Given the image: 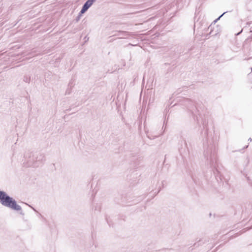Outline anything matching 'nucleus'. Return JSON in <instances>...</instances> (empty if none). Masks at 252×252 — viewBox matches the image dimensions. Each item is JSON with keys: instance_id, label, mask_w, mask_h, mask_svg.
I'll use <instances>...</instances> for the list:
<instances>
[{"instance_id": "nucleus-1", "label": "nucleus", "mask_w": 252, "mask_h": 252, "mask_svg": "<svg viewBox=\"0 0 252 252\" xmlns=\"http://www.w3.org/2000/svg\"><path fill=\"white\" fill-rule=\"evenodd\" d=\"M0 203L7 208L19 212V214L24 216L22 207L17 204L16 201L12 197L8 195L5 191L0 190Z\"/></svg>"}, {"instance_id": "nucleus-2", "label": "nucleus", "mask_w": 252, "mask_h": 252, "mask_svg": "<svg viewBox=\"0 0 252 252\" xmlns=\"http://www.w3.org/2000/svg\"><path fill=\"white\" fill-rule=\"evenodd\" d=\"M25 158L27 161L26 165L27 167H37L45 160V156L43 154L39 153L33 154L30 151L25 154Z\"/></svg>"}, {"instance_id": "nucleus-3", "label": "nucleus", "mask_w": 252, "mask_h": 252, "mask_svg": "<svg viewBox=\"0 0 252 252\" xmlns=\"http://www.w3.org/2000/svg\"><path fill=\"white\" fill-rule=\"evenodd\" d=\"M205 157L207 160L209 161L211 166H214V164L217 161L216 151L215 149L208 150L206 153L204 154Z\"/></svg>"}, {"instance_id": "nucleus-4", "label": "nucleus", "mask_w": 252, "mask_h": 252, "mask_svg": "<svg viewBox=\"0 0 252 252\" xmlns=\"http://www.w3.org/2000/svg\"><path fill=\"white\" fill-rule=\"evenodd\" d=\"M96 0H88L83 4L80 11V14L84 13L93 5Z\"/></svg>"}, {"instance_id": "nucleus-5", "label": "nucleus", "mask_w": 252, "mask_h": 252, "mask_svg": "<svg viewBox=\"0 0 252 252\" xmlns=\"http://www.w3.org/2000/svg\"><path fill=\"white\" fill-rule=\"evenodd\" d=\"M23 81L25 82L29 83L31 81V77L29 75H25L24 76Z\"/></svg>"}, {"instance_id": "nucleus-6", "label": "nucleus", "mask_w": 252, "mask_h": 252, "mask_svg": "<svg viewBox=\"0 0 252 252\" xmlns=\"http://www.w3.org/2000/svg\"><path fill=\"white\" fill-rule=\"evenodd\" d=\"M120 32L122 33L123 35H128V32H123V31H119Z\"/></svg>"}, {"instance_id": "nucleus-7", "label": "nucleus", "mask_w": 252, "mask_h": 252, "mask_svg": "<svg viewBox=\"0 0 252 252\" xmlns=\"http://www.w3.org/2000/svg\"><path fill=\"white\" fill-rule=\"evenodd\" d=\"M81 15H82V14H80V12L79 15L76 18V20L77 22H78L80 20V17L81 16Z\"/></svg>"}, {"instance_id": "nucleus-8", "label": "nucleus", "mask_w": 252, "mask_h": 252, "mask_svg": "<svg viewBox=\"0 0 252 252\" xmlns=\"http://www.w3.org/2000/svg\"><path fill=\"white\" fill-rule=\"evenodd\" d=\"M225 13V12H224L216 20H215V22H216L218 20H219L220 18V17H221Z\"/></svg>"}, {"instance_id": "nucleus-9", "label": "nucleus", "mask_w": 252, "mask_h": 252, "mask_svg": "<svg viewBox=\"0 0 252 252\" xmlns=\"http://www.w3.org/2000/svg\"><path fill=\"white\" fill-rule=\"evenodd\" d=\"M242 31H243V30H241L239 32L237 33L236 34V35H239V34H240L242 32Z\"/></svg>"}, {"instance_id": "nucleus-10", "label": "nucleus", "mask_w": 252, "mask_h": 252, "mask_svg": "<svg viewBox=\"0 0 252 252\" xmlns=\"http://www.w3.org/2000/svg\"><path fill=\"white\" fill-rule=\"evenodd\" d=\"M248 140H249V141H252V139L251 138H250L248 139Z\"/></svg>"}, {"instance_id": "nucleus-11", "label": "nucleus", "mask_w": 252, "mask_h": 252, "mask_svg": "<svg viewBox=\"0 0 252 252\" xmlns=\"http://www.w3.org/2000/svg\"><path fill=\"white\" fill-rule=\"evenodd\" d=\"M186 101H187V102H189L190 101V100H189V99H187Z\"/></svg>"}, {"instance_id": "nucleus-12", "label": "nucleus", "mask_w": 252, "mask_h": 252, "mask_svg": "<svg viewBox=\"0 0 252 252\" xmlns=\"http://www.w3.org/2000/svg\"><path fill=\"white\" fill-rule=\"evenodd\" d=\"M247 180H248V181H250L249 177H248V178H247Z\"/></svg>"}]
</instances>
